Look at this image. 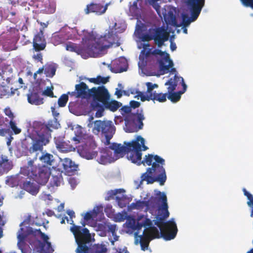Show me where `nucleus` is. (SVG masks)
Segmentation results:
<instances>
[{
	"label": "nucleus",
	"mask_w": 253,
	"mask_h": 253,
	"mask_svg": "<svg viewBox=\"0 0 253 253\" xmlns=\"http://www.w3.org/2000/svg\"><path fill=\"white\" fill-rule=\"evenodd\" d=\"M126 145V146H124L121 144L113 143L108 147L109 149L114 150V160L123 157L126 153H127L129 148L128 142Z\"/></svg>",
	"instance_id": "nucleus-19"
},
{
	"label": "nucleus",
	"mask_w": 253,
	"mask_h": 253,
	"mask_svg": "<svg viewBox=\"0 0 253 253\" xmlns=\"http://www.w3.org/2000/svg\"><path fill=\"white\" fill-rule=\"evenodd\" d=\"M164 18L165 22L168 24L174 26H177L176 17L171 11H168V13L164 14Z\"/></svg>",
	"instance_id": "nucleus-38"
},
{
	"label": "nucleus",
	"mask_w": 253,
	"mask_h": 253,
	"mask_svg": "<svg viewBox=\"0 0 253 253\" xmlns=\"http://www.w3.org/2000/svg\"><path fill=\"white\" fill-rule=\"evenodd\" d=\"M97 80V84H105L107 82H109V77H103L101 76H97L96 77Z\"/></svg>",
	"instance_id": "nucleus-53"
},
{
	"label": "nucleus",
	"mask_w": 253,
	"mask_h": 253,
	"mask_svg": "<svg viewBox=\"0 0 253 253\" xmlns=\"http://www.w3.org/2000/svg\"><path fill=\"white\" fill-rule=\"evenodd\" d=\"M40 253H52L53 249L50 242L41 243Z\"/></svg>",
	"instance_id": "nucleus-41"
},
{
	"label": "nucleus",
	"mask_w": 253,
	"mask_h": 253,
	"mask_svg": "<svg viewBox=\"0 0 253 253\" xmlns=\"http://www.w3.org/2000/svg\"><path fill=\"white\" fill-rule=\"evenodd\" d=\"M181 85L183 87L182 90L178 92H171L167 93V97L172 102H176L181 98V95L184 93L187 89V85L184 81V79H181Z\"/></svg>",
	"instance_id": "nucleus-30"
},
{
	"label": "nucleus",
	"mask_w": 253,
	"mask_h": 253,
	"mask_svg": "<svg viewBox=\"0 0 253 253\" xmlns=\"http://www.w3.org/2000/svg\"><path fill=\"white\" fill-rule=\"evenodd\" d=\"M135 239V242L137 244L138 242L137 238H139V243L141 246V250L145 251L148 249L149 243L151 240V238H149L147 235L145 234V231H143L142 235H138V233L136 232L134 234Z\"/></svg>",
	"instance_id": "nucleus-32"
},
{
	"label": "nucleus",
	"mask_w": 253,
	"mask_h": 253,
	"mask_svg": "<svg viewBox=\"0 0 253 253\" xmlns=\"http://www.w3.org/2000/svg\"><path fill=\"white\" fill-rule=\"evenodd\" d=\"M111 4V1L106 3L105 5L100 3L91 2L86 5L84 9V12L86 14L94 13L96 15H101L106 12L109 5Z\"/></svg>",
	"instance_id": "nucleus-15"
},
{
	"label": "nucleus",
	"mask_w": 253,
	"mask_h": 253,
	"mask_svg": "<svg viewBox=\"0 0 253 253\" xmlns=\"http://www.w3.org/2000/svg\"><path fill=\"white\" fill-rule=\"evenodd\" d=\"M82 142V144L79 145L77 149L80 155L87 160L93 159L97 156L98 152L96 150L97 145L93 136Z\"/></svg>",
	"instance_id": "nucleus-10"
},
{
	"label": "nucleus",
	"mask_w": 253,
	"mask_h": 253,
	"mask_svg": "<svg viewBox=\"0 0 253 253\" xmlns=\"http://www.w3.org/2000/svg\"><path fill=\"white\" fill-rule=\"evenodd\" d=\"M158 191V192H159ZM158 193H157V197H151L149 199V200L147 202H144L142 201H138L135 203H132L131 204V207L133 209L136 210H140L142 209L145 206L146 207H151L152 208H155L158 205V202H161V200H159V198L161 197V195H158Z\"/></svg>",
	"instance_id": "nucleus-17"
},
{
	"label": "nucleus",
	"mask_w": 253,
	"mask_h": 253,
	"mask_svg": "<svg viewBox=\"0 0 253 253\" xmlns=\"http://www.w3.org/2000/svg\"><path fill=\"white\" fill-rule=\"evenodd\" d=\"M107 232H111L112 234H115L116 232V225L115 224H110L109 223L108 224Z\"/></svg>",
	"instance_id": "nucleus-55"
},
{
	"label": "nucleus",
	"mask_w": 253,
	"mask_h": 253,
	"mask_svg": "<svg viewBox=\"0 0 253 253\" xmlns=\"http://www.w3.org/2000/svg\"><path fill=\"white\" fill-rule=\"evenodd\" d=\"M27 99L29 103L32 105H39L43 103V99L40 96L37 89L33 88L27 94Z\"/></svg>",
	"instance_id": "nucleus-24"
},
{
	"label": "nucleus",
	"mask_w": 253,
	"mask_h": 253,
	"mask_svg": "<svg viewBox=\"0 0 253 253\" xmlns=\"http://www.w3.org/2000/svg\"><path fill=\"white\" fill-rule=\"evenodd\" d=\"M122 103L116 100H108L103 104V106L106 109L109 110L112 112L116 111L121 106Z\"/></svg>",
	"instance_id": "nucleus-36"
},
{
	"label": "nucleus",
	"mask_w": 253,
	"mask_h": 253,
	"mask_svg": "<svg viewBox=\"0 0 253 253\" xmlns=\"http://www.w3.org/2000/svg\"><path fill=\"white\" fill-rule=\"evenodd\" d=\"M61 163L65 172L68 175L74 174L78 168V166L69 158L62 160Z\"/></svg>",
	"instance_id": "nucleus-22"
},
{
	"label": "nucleus",
	"mask_w": 253,
	"mask_h": 253,
	"mask_svg": "<svg viewBox=\"0 0 253 253\" xmlns=\"http://www.w3.org/2000/svg\"><path fill=\"white\" fill-rule=\"evenodd\" d=\"M0 76L3 81H6L7 84H12L15 79V76L13 73V69L9 65H4L0 71Z\"/></svg>",
	"instance_id": "nucleus-20"
},
{
	"label": "nucleus",
	"mask_w": 253,
	"mask_h": 253,
	"mask_svg": "<svg viewBox=\"0 0 253 253\" xmlns=\"http://www.w3.org/2000/svg\"><path fill=\"white\" fill-rule=\"evenodd\" d=\"M53 87H47V88L43 91L42 94L50 97H54L53 92Z\"/></svg>",
	"instance_id": "nucleus-54"
},
{
	"label": "nucleus",
	"mask_w": 253,
	"mask_h": 253,
	"mask_svg": "<svg viewBox=\"0 0 253 253\" xmlns=\"http://www.w3.org/2000/svg\"><path fill=\"white\" fill-rule=\"evenodd\" d=\"M100 152L102 154L97 160L99 163L105 165L112 161H114V157L112 156V153L108 147L102 149Z\"/></svg>",
	"instance_id": "nucleus-29"
},
{
	"label": "nucleus",
	"mask_w": 253,
	"mask_h": 253,
	"mask_svg": "<svg viewBox=\"0 0 253 253\" xmlns=\"http://www.w3.org/2000/svg\"><path fill=\"white\" fill-rule=\"evenodd\" d=\"M33 163V161H30L28 162V165L30 167L28 171H31V176H33L35 181L39 184H45L48 180L50 174V168L47 167L34 166Z\"/></svg>",
	"instance_id": "nucleus-11"
},
{
	"label": "nucleus",
	"mask_w": 253,
	"mask_h": 253,
	"mask_svg": "<svg viewBox=\"0 0 253 253\" xmlns=\"http://www.w3.org/2000/svg\"><path fill=\"white\" fill-rule=\"evenodd\" d=\"M92 131L95 134H98L100 131L104 134L105 140L103 141L105 145L110 144V140L115 132V127L111 121L96 120L94 122Z\"/></svg>",
	"instance_id": "nucleus-8"
},
{
	"label": "nucleus",
	"mask_w": 253,
	"mask_h": 253,
	"mask_svg": "<svg viewBox=\"0 0 253 253\" xmlns=\"http://www.w3.org/2000/svg\"><path fill=\"white\" fill-rule=\"evenodd\" d=\"M188 5H193L200 8L202 10L204 5L205 0H187Z\"/></svg>",
	"instance_id": "nucleus-44"
},
{
	"label": "nucleus",
	"mask_w": 253,
	"mask_h": 253,
	"mask_svg": "<svg viewBox=\"0 0 253 253\" xmlns=\"http://www.w3.org/2000/svg\"><path fill=\"white\" fill-rule=\"evenodd\" d=\"M90 249L88 247V253H89ZM107 249L104 245H96L92 249V253H106Z\"/></svg>",
	"instance_id": "nucleus-43"
},
{
	"label": "nucleus",
	"mask_w": 253,
	"mask_h": 253,
	"mask_svg": "<svg viewBox=\"0 0 253 253\" xmlns=\"http://www.w3.org/2000/svg\"><path fill=\"white\" fill-rule=\"evenodd\" d=\"M145 119L142 109H137L131 113L126 115L125 118V131L135 132L143 128V121Z\"/></svg>",
	"instance_id": "nucleus-7"
},
{
	"label": "nucleus",
	"mask_w": 253,
	"mask_h": 253,
	"mask_svg": "<svg viewBox=\"0 0 253 253\" xmlns=\"http://www.w3.org/2000/svg\"><path fill=\"white\" fill-rule=\"evenodd\" d=\"M98 108H100L99 109H98L96 113H95V117L97 118L101 117L103 115V111L104 109L103 108L102 106L101 105V107H98Z\"/></svg>",
	"instance_id": "nucleus-60"
},
{
	"label": "nucleus",
	"mask_w": 253,
	"mask_h": 253,
	"mask_svg": "<svg viewBox=\"0 0 253 253\" xmlns=\"http://www.w3.org/2000/svg\"><path fill=\"white\" fill-rule=\"evenodd\" d=\"M56 69L55 67L52 65L45 66L44 70V73L46 77L52 78L55 74Z\"/></svg>",
	"instance_id": "nucleus-42"
},
{
	"label": "nucleus",
	"mask_w": 253,
	"mask_h": 253,
	"mask_svg": "<svg viewBox=\"0 0 253 253\" xmlns=\"http://www.w3.org/2000/svg\"><path fill=\"white\" fill-rule=\"evenodd\" d=\"M75 136L73 137L72 139L76 141V143H80L83 142L91 136L88 135L84 132L83 128L80 126H76L74 130Z\"/></svg>",
	"instance_id": "nucleus-28"
},
{
	"label": "nucleus",
	"mask_w": 253,
	"mask_h": 253,
	"mask_svg": "<svg viewBox=\"0 0 253 253\" xmlns=\"http://www.w3.org/2000/svg\"><path fill=\"white\" fill-rule=\"evenodd\" d=\"M66 40L64 36L62 33H55L51 38L52 42L55 45H59Z\"/></svg>",
	"instance_id": "nucleus-39"
},
{
	"label": "nucleus",
	"mask_w": 253,
	"mask_h": 253,
	"mask_svg": "<svg viewBox=\"0 0 253 253\" xmlns=\"http://www.w3.org/2000/svg\"><path fill=\"white\" fill-rule=\"evenodd\" d=\"M112 66L115 73H122L127 70L128 64L125 58H121L115 60L112 63Z\"/></svg>",
	"instance_id": "nucleus-25"
},
{
	"label": "nucleus",
	"mask_w": 253,
	"mask_h": 253,
	"mask_svg": "<svg viewBox=\"0 0 253 253\" xmlns=\"http://www.w3.org/2000/svg\"><path fill=\"white\" fill-rule=\"evenodd\" d=\"M6 38L12 42L17 41L19 38V31L16 28H10L6 32Z\"/></svg>",
	"instance_id": "nucleus-35"
},
{
	"label": "nucleus",
	"mask_w": 253,
	"mask_h": 253,
	"mask_svg": "<svg viewBox=\"0 0 253 253\" xmlns=\"http://www.w3.org/2000/svg\"><path fill=\"white\" fill-rule=\"evenodd\" d=\"M42 166L41 167H47L50 169L51 167H55V160L53 155L48 153H42V155L39 157Z\"/></svg>",
	"instance_id": "nucleus-26"
},
{
	"label": "nucleus",
	"mask_w": 253,
	"mask_h": 253,
	"mask_svg": "<svg viewBox=\"0 0 253 253\" xmlns=\"http://www.w3.org/2000/svg\"><path fill=\"white\" fill-rule=\"evenodd\" d=\"M145 234L147 235L149 238H151V240L155 238H160L161 237V232L156 227H151L148 229H144Z\"/></svg>",
	"instance_id": "nucleus-37"
},
{
	"label": "nucleus",
	"mask_w": 253,
	"mask_h": 253,
	"mask_svg": "<svg viewBox=\"0 0 253 253\" xmlns=\"http://www.w3.org/2000/svg\"><path fill=\"white\" fill-rule=\"evenodd\" d=\"M54 142L56 148L61 152L67 153L75 150V147L69 141L66 142L60 137H55Z\"/></svg>",
	"instance_id": "nucleus-21"
},
{
	"label": "nucleus",
	"mask_w": 253,
	"mask_h": 253,
	"mask_svg": "<svg viewBox=\"0 0 253 253\" xmlns=\"http://www.w3.org/2000/svg\"><path fill=\"white\" fill-rule=\"evenodd\" d=\"M9 129L11 128V130L15 134H19L21 132V129L18 128L14 120H9Z\"/></svg>",
	"instance_id": "nucleus-48"
},
{
	"label": "nucleus",
	"mask_w": 253,
	"mask_h": 253,
	"mask_svg": "<svg viewBox=\"0 0 253 253\" xmlns=\"http://www.w3.org/2000/svg\"><path fill=\"white\" fill-rule=\"evenodd\" d=\"M150 46L148 43L143 44V49L141 51L139 55V59L143 65H147L148 62L153 59V55H159L161 56H164L159 61L160 71L162 75L169 72V68L173 66V62L169 58V55L159 49L147 48Z\"/></svg>",
	"instance_id": "nucleus-5"
},
{
	"label": "nucleus",
	"mask_w": 253,
	"mask_h": 253,
	"mask_svg": "<svg viewBox=\"0 0 253 253\" xmlns=\"http://www.w3.org/2000/svg\"><path fill=\"white\" fill-rule=\"evenodd\" d=\"M142 227H144L142 221H141L140 219H138L136 225L134 227V229L135 230H139Z\"/></svg>",
	"instance_id": "nucleus-59"
},
{
	"label": "nucleus",
	"mask_w": 253,
	"mask_h": 253,
	"mask_svg": "<svg viewBox=\"0 0 253 253\" xmlns=\"http://www.w3.org/2000/svg\"><path fill=\"white\" fill-rule=\"evenodd\" d=\"M122 112L126 114V115L131 113L133 111L131 109V107L128 106H124L121 109Z\"/></svg>",
	"instance_id": "nucleus-57"
},
{
	"label": "nucleus",
	"mask_w": 253,
	"mask_h": 253,
	"mask_svg": "<svg viewBox=\"0 0 253 253\" xmlns=\"http://www.w3.org/2000/svg\"><path fill=\"white\" fill-rule=\"evenodd\" d=\"M116 35L113 29H110L104 36H99L95 32H84L83 42L87 44L90 52L102 51L111 47L116 41Z\"/></svg>",
	"instance_id": "nucleus-4"
},
{
	"label": "nucleus",
	"mask_w": 253,
	"mask_h": 253,
	"mask_svg": "<svg viewBox=\"0 0 253 253\" xmlns=\"http://www.w3.org/2000/svg\"><path fill=\"white\" fill-rule=\"evenodd\" d=\"M152 96L151 100L153 101H157L159 102H164L167 100V93H157L155 91Z\"/></svg>",
	"instance_id": "nucleus-40"
},
{
	"label": "nucleus",
	"mask_w": 253,
	"mask_h": 253,
	"mask_svg": "<svg viewBox=\"0 0 253 253\" xmlns=\"http://www.w3.org/2000/svg\"><path fill=\"white\" fill-rule=\"evenodd\" d=\"M145 140L141 136H138L136 139L128 142L129 148L127 152V158L132 163L137 165L151 166L147 169L140 178L141 182L146 181L147 184H152L158 182L160 185H164L167 175L164 166L165 160L158 155L148 154L142 160V150L146 151L148 148L145 145Z\"/></svg>",
	"instance_id": "nucleus-1"
},
{
	"label": "nucleus",
	"mask_w": 253,
	"mask_h": 253,
	"mask_svg": "<svg viewBox=\"0 0 253 253\" xmlns=\"http://www.w3.org/2000/svg\"><path fill=\"white\" fill-rule=\"evenodd\" d=\"M148 34H143L140 37V39L142 42H149L153 40V37L151 28L148 30Z\"/></svg>",
	"instance_id": "nucleus-50"
},
{
	"label": "nucleus",
	"mask_w": 253,
	"mask_h": 253,
	"mask_svg": "<svg viewBox=\"0 0 253 253\" xmlns=\"http://www.w3.org/2000/svg\"><path fill=\"white\" fill-rule=\"evenodd\" d=\"M68 94L71 96H75L77 98L82 99H90V89L88 88L87 84L84 82H81L79 84H76L75 91Z\"/></svg>",
	"instance_id": "nucleus-14"
},
{
	"label": "nucleus",
	"mask_w": 253,
	"mask_h": 253,
	"mask_svg": "<svg viewBox=\"0 0 253 253\" xmlns=\"http://www.w3.org/2000/svg\"><path fill=\"white\" fill-rule=\"evenodd\" d=\"M33 48L36 51H40L45 49L46 42L42 33H38L33 39Z\"/></svg>",
	"instance_id": "nucleus-23"
},
{
	"label": "nucleus",
	"mask_w": 253,
	"mask_h": 253,
	"mask_svg": "<svg viewBox=\"0 0 253 253\" xmlns=\"http://www.w3.org/2000/svg\"><path fill=\"white\" fill-rule=\"evenodd\" d=\"M68 96L67 94H63L58 100V104L60 107H64L66 106L68 101Z\"/></svg>",
	"instance_id": "nucleus-45"
},
{
	"label": "nucleus",
	"mask_w": 253,
	"mask_h": 253,
	"mask_svg": "<svg viewBox=\"0 0 253 253\" xmlns=\"http://www.w3.org/2000/svg\"><path fill=\"white\" fill-rule=\"evenodd\" d=\"M35 181L33 177L29 176L27 177L11 176L7 180V182L11 184L12 186L19 185L22 189L33 195H36L39 191V187Z\"/></svg>",
	"instance_id": "nucleus-9"
},
{
	"label": "nucleus",
	"mask_w": 253,
	"mask_h": 253,
	"mask_svg": "<svg viewBox=\"0 0 253 253\" xmlns=\"http://www.w3.org/2000/svg\"><path fill=\"white\" fill-rule=\"evenodd\" d=\"M71 231L78 244L76 253H88V247L87 244H89L91 239L89 230L86 228H82L81 226L73 225L71 228Z\"/></svg>",
	"instance_id": "nucleus-6"
},
{
	"label": "nucleus",
	"mask_w": 253,
	"mask_h": 253,
	"mask_svg": "<svg viewBox=\"0 0 253 253\" xmlns=\"http://www.w3.org/2000/svg\"><path fill=\"white\" fill-rule=\"evenodd\" d=\"M12 167V162L6 156L1 155L0 159V176L8 172Z\"/></svg>",
	"instance_id": "nucleus-27"
},
{
	"label": "nucleus",
	"mask_w": 253,
	"mask_h": 253,
	"mask_svg": "<svg viewBox=\"0 0 253 253\" xmlns=\"http://www.w3.org/2000/svg\"><path fill=\"white\" fill-rule=\"evenodd\" d=\"M183 79L181 77H178L176 75H175L173 78L169 79L165 84V85H168L167 87L168 92H171L174 91L177 85L178 82L180 81L181 82V79Z\"/></svg>",
	"instance_id": "nucleus-34"
},
{
	"label": "nucleus",
	"mask_w": 253,
	"mask_h": 253,
	"mask_svg": "<svg viewBox=\"0 0 253 253\" xmlns=\"http://www.w3.org/2000/svg\"><path fill=\"white\" fill-rule=\"evenodd\" d=\"M129 104V107H131V109L133 108L134 110L136 108H138L140 105V103L139 102L134 100L130 101Z\"/></svg>",
	"instance_id": "nucleus-58"
},
{
	"label": "nucleus",
	"mask_w": 253,
	"mask_h": 253,
	"mask_svg": "<svg viewBox=\"0 0 253 253\" xmlns=\"http://www.w3.org/2000/svg\"><path fill=\"white\" fill-rule=\"evenodd\" d=\"M115 253H129V252L127 251V248L125 247L123 249H119L118 250H117Z\"/></svg>",
	"instance_id": "nucleus-64"
},
{
	"label": "nucleus",
	"mask_w": 253,
	"mask_h": 253,
	"mask_svg": "<svg viewBox=\"0 0 253 253\" xmlns=\"http://www.w3.org/2000/svg\"><path fill=\"white\" fill-rule=\"evenodd\" d=\"M150 5H152L153 7L156 10L158 14L161 15L160 5L158 3L159 0H147Z\"/></svg>",
	"instance_id": "nucleus-47"
},
{
	"label": "nucleus",
	"mask_w": 253,
	"mask_h": 253,
	"mask_svg": "<svg viewBox=\"0 0 253 253\" xmlns=\"http://www.w3.org/2000/svg\"><path fill=\"white\" fill-rule=\"evenodd\" d=\"M9 123L8 119L0 116V136H4L10 133Z\"/></svg>",
	"instance_id": "nucleus-33"
},
{
	"label": "nucleus",
	"mask_w": 253,
	"mask_h": 253,
	"mask_svg": "<svg viewBox=\"0 0 253 253\" xmlns=\"http://www.w3.org/2000/svg\"><path fill=\"white\" fill-rule=\"evenodd\" d=\"M153 40L159 47L162 46L169 38V33L164 26L151 28Z\"/></svg>",
	"instance_id": "nucleus-13"
},
{
	"label": "nucleus",
	"mask_w": 253,
	"mask_h": 253,
	"mask_svg": "<svg viewBox=\"0 0 253 253\" xmlns=\"http://www.w3.org/2000/svg\"><path fill=\"white\" fill-rule=\"evenodd\" d=\"M108 223H99L96 226L97 230L102 232V235L103 236H105L106 235V233L107 232V228Z\"/></svg>",
	"instance_id": "nucleus-46"
},
{
	"label": "nucleus",
	"mask_w": 253,
	"mask_h": 253,
	"mask_svg": "<svg viewBox=\"0 0 253 253\" xmlns=\"http://www.w3.org/2000/svg\"><path fill=\"white\" fill-rule=\"evenodd\" d=\"M33 58L38 61H40L41 62H42V54L41 53H37V54H35L33 55Z\"/></svg>",
	"instance_id": "nucleus-61"
},
{
	"label": "nucleus",
	"mask_w": 253,
	"mask_h": 253,
	"mask_svg": "<svg viewBox=\"0 0 253 253\" xmlns=\"http://www.w3.org/2000/svg\"><path fill=\"white\" fill-rule=\"evenodd\" d=\"M62 171L54 170L51 173L50 180V185L51 187H58L63 184V178L62 175Z\"/></svg>",
	"instance_id": "nucleus-31"
},
{
	"label": "nucleus",
	"mask_w": 253,
	"mask_h": 253,
	"mask_svg": "<svg viewBox=\"0 0 253 253\" xmlns=\"http://www.w3.org/2000/svg\"><path fill=\"white\" fill-rule=\"evenodd\" d=\"M146 85L147 87V92L149 94H152L155 91H153L155 88H157L158 85L157 84H153L151 82H147L146 83Z\"/></svg>",
	"instance_id": "nucleus-51"
},
{
	"label": "nucleus",
	"mask_w": 253,
	"mask_h": 253,
	"mask_svg": "<svg viewBox=\"0 0 253 253\" xmlns=\"http://www.w3.org/2000/svg\"><path fill=\"white\" fill-rule=\"evenodd\" d=\"M92 218V214L91 212H87L84 216V219L85 221H88L90 220Z\"/></svg>",
	"instance_id": "nucleus-63"
},
{
	"label": "nucleus",
	"mask_w": 253,
	"mask_h": 253,
	"mask_svg": "<svg viewBox=\"0 0 253 253\" xmlns=\"http://www.w3.org/2000/svg\"><path fill=\"white\" fill-rule=\"evenodd\" d=\"M190 7L191 17H189L187 14H182V25L184 27L188 26L191 22L195 21L198 17L201 9L200 8L193 5H189Z\"/></svg>",
	"instance_id": "nucleus-18"
},
{
	"label": "nucleus",
	"mask_w": 253,
	"mask_h": 253,
	"mask_svg": "<svg viewBox=\"0 0 253 253\" xmlns=\"http://www.w3.org/2000/svg\"><path fill=\"white\" fill-rule=\"evenodd\" d=\"M65 47L67 51L75 52L78 54H82L90 52L88 49L87 44L83 42V38L81 44L68 42L65 43Z\"/></svg>",
	"instance_id": "nucleus-16"
},
{
	"label": "nucleus",
	"mask_w": 253,
	"mask_h": 253,
	"mask_svg": "<svg viewBox=\"0 0 253 253\" xmlns=\"http://www.w3.org/2000/svg\"><path fill=\"white\" fill-rule=\"evenodd\" d=\"M137 96L140 97V100L142 101H150L152 99V94L147 93L146 91L145 94H144L143 92L141 91H138L137 92Z\"/></svg>",
	"instance_id": "nucleus-49"
},
{
	"label": "nucleus",
	"mask_w": 253,
	"mask_h": 253,
	"mask_svg": "<svg viewBox=\"0 0 253 253\" xmlns=\"http://www.w3.org/2000/svg\"><path fill=\"white\" fill-rule=\"evenodd\" d=\"M90 98L92 99L91 106L93 108L101 107L107 100H110V95L108 90L104 86L90 88Z\"/></svg>",
	"instance_id": "nucleus-12"
},
{
	"label": "nucleus",
	"mask_w": 253,
	"mask_h": 253,
	"mask_svg": "<svg viewBox=\"0 0 253 253\" xmlns=\"http://www.w3.org/2000/svg\"><path fill=\"white\" fill-rule=\"evenodd\" d=\"M4 113L5 115L8 117L9 120H14L15 116L9 107L5 108L4 110Z\"/></svg>",
	"instance_id": "nucleus-52"
},
{
	"label": "nucleus",
	"mask_w": 253,
	"mask_h": 253,
	"mask_svg": "<svg viewBox=\"0 0 253 253\" xmlns=\"http://www.w3.org/2000/svg\"><path fill=\"white\" fill-rule=\"evenodd\" d=\"M143 224H144V227H149L152 224V222L150 219L145 218L144 220H142Z\"/></svg>",
	"instance_id": "nucleus-62"
},
{
	"label": "nucleus",
	"mask_w": 253,
	"mask_h": 253,
	"mask_svg": "<svg viewBox=\"0 0 253 253\" xmlns=\"http://www.w3.org/2000/svg\"><path fill=\"white\" fill-rule=\"evenodd\" d=\"M161 195L159 200H162V205L159 209L158 213L156 215L154 223L160 230L161 235L166 241L173 239L177 233L176 224L173 219L165 222V219L169 216L167 198L164 193L159 192L158 195Z\"/></svg>",
	"instance_id": "nucleus-3"
},
{
	"label": "nucleus",
	"mask_w": 253,
	"mask_h": 253,
	"mask_svg": "<svg viewBox=\"0 0 253 253\" xmlns=\"http://www.w3.org/2000/svg\"><path fill=\"white\" fill-rule=\"evenodd\" d=\"M59 125L56 118L49 120L47 124L34 122L31 127L32 132L29 133L30 137L32 140V145L28 149L29 153L42 152L43 146L49 142L52 129L58 128Z\"/></svg>",
	"instance_id": "nucleus-2"
},
{
	"label": "nucleus",
	"mask_w": 253,
	"mask_h": 253,
	"mask_svg": "<svg viewBox=\"0 0 253 253\" xmlns=\"http://www.w3.org/2000/svg\"><path fill=\"white\" fill-rule=\"evenodd\" d=\"M244 5L253 9V0H240Z\"/></svg>",
	"instance_id": "nucleus-56"
}]
</instances>
